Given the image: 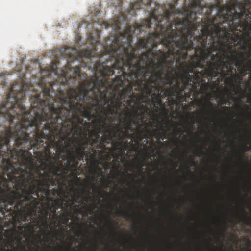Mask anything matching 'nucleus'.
<instances>
[{"mask_svg":"<svg viewBox=\"0 0 251 251\" xmlns=\"http://www.w3.org/2000/svg\"><path fill=\"white\" fill-rule=\"evenodd\" d=\"M152 4L154 8L150 21L144 22L139 29H147L149 35L146 39H138L139 48L151 50L155 62H158L164 55L165 76L170 73L171 69L166 65L172 59L174 70L172 75L179 83L181 81L180 88L185 97L190 96L185 93L186 89L191 92L201 85L206 91L208 83L201 81L206 78L208 80L212 78L211 75L206 72L208 66L205 63L209 59L205 41L207 39L202 33L194 36L201 25L197 21L196 13L187 7L182 13L174 4L160 5L152 2V0H141L140 5V8L149 6L152 10Z\"/></svg>","mask_w":251,"mask_h":251,"instance_id":"f257e3e1","label":"nucleus"},{"mask_svg":"<svg viewBox=\"0 0 251 251\" xmlns=\"http://www.w3.org/2000/svg\"><path fill=\"white\" fill-rule=\"evenodd\" d=\"M8 102L2 103L0 108V180L10 176L17 178L24 176L28 180L31 171L25 170L34 166V158L29 150L33 148V154L44 151L49 147L50 128H52L51 115L47 111L48 104L41 94L32 96L29 111L24 106V98L6 97Z\"/></svg>","mask_w":251,"mask_h":251,"instance_id":"f03ea898","label":"nucleus"},{"mask_svg":"<svg viewBox=\"0 0 251 251\" xmlns=\"http://www.w3.org/2000/svg\"><path fill=\"white\" fill-rule=\"evenodd\" d=\"M140 4H141V0L137 1L133 3L132 8L130 10V14L135 12L136 9H142L140 8ZM152 9L151 10L149 6L145 7V9H150L151 12L149 13V18L146 19L139 23H136L134 26L129 25H127L125 31L123 33H120L117 35L112 43L109 46L103 47V50L98 51L96 49L97 45L95 47V52L87 49L86 50L79 52L75 48L64 47L60 49H56L53 52L54 56L57 59L60 58H66L68 63L77 60L79 62H82L80 66L73 68L72 70L69 69L67 71L61 78L60 83L65 85L69 80L75 81L79 86L81 85L87 80L96 79L100 77V74H99L98 68L102 66L104 69L117 70L120 71L122 67L125 65H120L118 67L117 65L120 64L121 58L126 59V54L133 53L134 56L138 55L135 53L136 50L133 47L132 37L134 34V31L137 33H140L143 36L147 37L149 35L148 30L144 28L143 30H139V27L141 25L147 21H150L151 15L153 12L154 5H151ZM145 9V8H143Z\"/></svg>","mask_w":251,"mask_h":251,"instance_id":"7ed1b4c3","label":"nucleus"},{"mask_svg":"<svg viewBox=\"0 0 251 251\" xmlns=\"http://www.w3.org/2000/svg\"><path fill=\"white\" fill-rule=\"evenodd\" d=\"M43 90V97L48 104L47 111L53 119L58 122L63 130L71 128L75 141L90 146L98 144L100 139V134L104 132L106 119L103 115L93 111L87 104L70 94L69 90L59 89L55 91L51 82L47 84L43 80L39 83Z\"/></svg>","mask_w":251,"mask_h":251,"instance_id":"20e7f679","label":"nucleus"},{"mask_svg":"<svg viewBox=\"0 0 251 251\" xmlns=\"http://www.w3.org/2000/svg\"><path fill=\"white\" fill-rule=\"evenodd\" d=\"M100 77L86 80L76 88H70L69 93L74 95L75 99H78L82 102H88L93 111L103 115L106 120L112 121V116L120 114L123 107L127 106L123 102L128 95L132 96L130 86L124 87L119 93L117 91L125 85L126 75L115 76L114 79L109 78L112 76L113 70L105 69L102 66L98 68Z\"/></svg>","mask_w":251,"mask_h":251,"instance_id":"39448f33","label":"nucleus"},{"mask_svg":"<svg viewBox=\"0 0 251 251\" xmlns=\"http://www.w3.org/2000/svg\"><path fill=\"white\" fill-rule=\"evenodd\" d=\"M201 33L205 34V45L208 54L206 61L208 70L206 72L211 75L212 78L221 76L220 70L223 68L235 66L246 67L244 53H238L239 50L230 41V36L226 27H222L216 19H207L204 24H201Z\"/></svg>","mask_w":251,"mask_h":251,"instance_id":"423d86ee","label":"nucleus"},{"mask_svg":"<svg viewBox=\"0 0 251 251\" xmlns=\"http://www.w3.org/2000/svg\"><path fill=\"white\" fill-rule=\"evenodd\" d=\"M131 53V52H130ZM126 59L121 58L120 64L125 65L118 72L120 75H125L126 78L124 87L130 86L132 96L128 95L129 98L126 101L128 106H143L144 103L148 104L150 101L151 93V76L149 66L151 59L155 60L151 50H147L144 53L134 56L133 53L126 54Z\"/></svg>","mask_w":251,"mask_h":251,"instance_id":"0eeeda50","label":"nucleus"},{"mask_svg":"<svg viewBox=\"0 0 251 251\" xmlns=\"http://www.w3.org/2000/svg\"><path fill=\"white\" fill-rule=\"evenodd\" d=\"M23 175L16 179L10 177L11 182L14 183L12 190L7 178L0 180V213L5 216L6 211L10 216L15 219L24 212H28L32 216L36 214V210L39 204L38 199L33 197L34 194L39 197L36 185L29 184V181L26 180ZM2 218L0 217V221Z\"/></svg>","mask_w":251,"mask_h":251,"instance_id":"6e6552de","label":"nucleus"},{"mask_svg":"<svg viewBox=\"0 0 251 251\" xmlns=\"http://www.w3.org/2000/svg\"><path fill=\"white\" fill-rule=\"evenodd\" d=\"M180 10L187 7L196 15L198 12L203 16L201 24H204L207 19H217L221 24L226 23L227 25L233 24L237 20L243 21L246 15L251 13V0H188ZM196 19L197 20V17Z\"/></svg>","mask_w":251,"mask_h":251,"instance_id":"1a4fd4ad","label":"nucleus"},{"mask_svg":"<svg viewBox=\"0 0 251 251\" xmlns=\"http://www.w3.org/2000/svg\"><path fill=\"white\" fill-rule=\"evenodd\" d=\"M171 59V63L166 65L171 69V71L166 76L164 75V64L166 63V61L164 55L163 54V58L158 62H155L152 59L149 61V66H151L152 70L151 72V93L148 103L151 102L157 109L163 105L162 98H170L174 103L176 101L175 98L178 101H184L185 99V96L182 95L183 90L180 88L178 79L172 75L174 70L172 66V59Z\"/></svg>","mask_w":251,"mask_h":251,"instance_id":"9d476101","label":"nucleus"},{"mask_svg":"<svg viewBox=\"0 0 251 251\" xmlns=\"http://www.w3.org/2000/svg\"><path fill=\"white\" fill-rule=\"evenodd\" d=\"M58 123L51 117L52 128L50 129L51 136H49L46 147L48 146L51 149H55L56 152H59L62 160L67 159L68 167L76 160H83L86 156L94 162L95 159L93 160L92 158V153L88 151L89 148L76 141L74 137H70L71 128L69 127L67 130H63V127Z\"/></svg>","mask_w":251,"mask_h":251,"instance_id":"9b49d317","label":"nucleus"},{"mask_svg":"<svg viewBox=\"0 0 251 251\" xmlns=\"http://www.w3.org/2000/svg\"><path fill=\"white\" fill-rule=\"evenodd\" d=\"M39 158L40 162L44 165L42 169L46 171L45 174H40V180H38L32 172H30L28 175L29 184L36 185L38 188V191H42L43 193L42 199L45 197H49L50 190V186L55 187L57 183H59L61 186L64 187L66 184L64 182H60L54 176H57L58 170H56L55 161L53 160L57 159L56 156H52L50 150L49 148L44 151H39L34 153Z\"/></svg>","mask_w":251,"mask_h":251,"instance_id":"f8f14e48","label":"nucleus"},{"mask_svg":"<svg viewBox=\"0 0 251 251\" xmlns=\"http://www.w3.org/2000/svg\"><path fill=\"white\" fill-rule=\"evenodd\" d=\"M123 128L118 127L117 126L115 128L117 129V141L114 143L115 150H122V148L127 150L128 148V141L126 138L133 139L134 141L139 142L144 139H147L148 136H152V133L150 128L143 126V125L135 126L130 124L129 129L127 128L125 122H121Z\"/></svg>","mask_w":251,"mask_h":251,"instance_id":"ddd939ff","label":"nucleus"},{"mask_svg":"<svg viewBox=\"0 0 251 251\" xmlns=\"http://www.w3.org/2000/svg\"><path fill=\"white\" fill-rule=\"evenodd\" d=\"M92 166L90 167V173L93 175V176L90 177L91 187L87 185L86 188H82L81 189V192H78L75 189H72L74 192L75 193V194L72 196V201H71V204L70 207L71 208H75L78 209L79 207V205L75 204L74 205L75 202L77 203H83L84 202H87L91 201V198L89 196L91 193V188L93 189V191L95 192L96 181H97L96 176H98L101 172V170L98 166L97 161L96 158L94 162L92 161Z\"/></svg>","mask_w":251,"mask_h":251,"instance_id":"4468645a","label":"nucleus"},{"mask_svg":"<svg viewBox=\"0 0 251 251\" xmlns=\"http://www.w3.org/2000/svg\"><path fill=\"white\" fill-rule=\"evenodd\" d=\"M102 134H103L102 137H100L99 144L94 146L91 149V152L92 153L91 154V156L93 160L96 158L97 155L100 157H103L105 153L106 154L107 159L110 160L111 158V156L107 153L106 151L103 150H108L109 151L111 149L109 148H106V144H109L113 138H117V131L114 133H113V129L111 126L106 121V125L105 126L104 128V132ZM116 141H117V139H116V140L114 139L112 142V143L114 145L112 150L114 151H116L114 149V147L116 146L114 142Z\"/></svg>","mask_w":251,"mask_h":251,"instance_id":"2eb2a0df","label":"nucleus"},{"mask_svg":"<svg viewBox=\"0 0 251 251\" xmlns=\"http://www.w3.org/2000/svg\"><path fill=\"white\" fill-rule=\"evenodd\" d=\"M128 106L131 108V110L126 107V109L123 110L120 114L121 122H125L126 127L128 129L130 128V124L139 126L140 125H144L143 124H140L139 121L136 120L138 116L139 111L140 110V106L136 105Z\"/></svg>","mask_w":251,"mask_h":251,"instance_id":"dca6fc26","label":"nucleus"},{"mask_svg":"<svg viewBox=\"0 0 251 251\" xmlns=\"http://www.w3.org/2000/svg\"><path fill=\"white\" fill-rule=\"evenodd\" d=\"M229 32L230 35V41L232 44H235L236 46L239 45L241 47V49L243 50L242 51L239 50V53H244V60H245V63L246 64V61L247 58L251 57V47L249 46L248 42L246 41V38L243 36V34H240L238 32L234 33V35H232V33Z\"/></svg>","mask_w":251,"mask_h":251,"instance_id":"f3484780","label":"nucleus"},{"mask_svg":"<svg viewBox=\"0 0 251 251\" xmlns=\"http://www.w3.org/2000/svg\"><path fill=\"white\" fill-rule=\"evenodd\" d=\"M222 73L221 76H217L218 79L226 78V81L230 82H233V79L235 77L234 73L236 72V68L233 66L227 67V68H223V70H220Z\"/></svg>","mask_w":251,"mask_h":251,"instance_id":"a211bd4d","label":"nucleus"},{"mask_svg":"<svg viewBox=\"0 0 251 251\" xmlns=\"http://www.w3.org/2000/svg\"><path fill=\"white\" fill-rule=\"evenodd\" d=\"M139 111L138 116H140L139 121L140 123H142V124H144V126H148L149 127H152L153 126V124L150 122L149 123L144 122V119L146 117L149 115L150 111L149 107L146 105L140 106V110Z\"/></svg>","mask_w":251,"mask_h":251,"instance_id":"6ab92c4d","label":"nucleus"},{"mask_svg":"<svg viewBox=\"0 0 251 251\" xmlns=\"http://www.w3.org/2000/svg\"><path fill=\"white\" fill-rule=\"evenodd\" d=\"M60 154H58L57 159L53 160L55 161V168L56 170H58L57 173V176L59 177H63L64 175L67 174L69 169L68 167H65L62 161L60 160L61 157H60Z\"/></svg>","mask_w":251,"mask_h":251,"instance_id":"aec40b11","label":"nucleus"},{"mask_svg":"<svg viewBox=\"0 0 251 251\" xmlns=\"http://www.w3.org/2000/svg\"><path fill=\"white\" fill-rule=\"evenodd\" d=\"M60 208L62 209L63 210V212H67L68 209H67V208L62 207L61 206V204H60L59 201H54V204L52 206V209H51V212L54 215V217H58L59 215L56 213V211Z\"/></svg>","mask_w":251,"mask_h":251,"instance_id":"412c9836","label":"nucleus"},{"mask_svg":"<svg viewBox=\"0 0 251 251\" xmlns=\"http://www.w3.org/2000/svg\"><path fill=\"white\" fill-rule=\"evenodd\" d=\"M71 215V212L67 210V212H63L62 213L59 215L58 217L64 224H67L69 223V216Z\"/></svg>","mask_w":251,"mask_h":251,"instance_id":"4be33fe9","label":"nucleus"},{"mask_svg":"<svg viewBox=\"0 0 251 251\" xmlns=\"http://www.w3.org/2000/svg\"><path fill=\"white\" fill-rule=\"evenodd\" d=\"M119 214L122 216V217L126 218L127 220H131L133 217V214L129 213L127 211L125 210H121L119 212Z\"/></svg>","mask_w":251,"mask_h":251,"instance_id":"5701e85b","label":"nucleus"},{"mask_svg":"<svg viewBox=\"0 0 251 251\" xmlns=\"http://www.w3.org/2000/svg\"><path fill=\"white\" fill-rule=\"evenodd\" d=\"M54 201H59L62 207L67 208V209H68V203L67 200L64 197H60L59 199H56Z\"/></svg>","mask_w":251,"mask_h":251,"instance_id":"b1692460","label":"nucleus"},{"mask_svg":"<svg viewBox=\"0 0 251 251\" xmlns=\"http://www.w3.org/2000/svg\"><path fill=\"white\" fill-rule=\"evenodd\" d=\"M16 249L17 251H32V249L31 247H30L29 249L27 250H26L25 246L24 244L19 245L18 247L16 248Z\"/></svg>","mask_w":251,"mask_h":251,"instance_id":"393cba45","label":"nucleus"},{"mask_svg":"<svg viewBox=\"0 0 251 251\" xmlns=\"http://www.w3.org/2000/svg\"><path fill=\"white\" fill-rule=\"evenodd\" d=\"M250 150V148L248 147V146H245L244 147L243 150H242V152L240 154V156H239V158H240V160L243 161L244 160V158L245 157V155L244 154V153L245 152H246V151H249Z\"/></svg>","mask_w":251,"mask_h":251,"instance_id":"a878e982","label":"nucleus"},{"mask_svg":"<svg viewBox=\"0 0 251 251\" xmlns=\"http://www.w3.org/2000/svg\"><path fill=\"white\" fill-rule=\"evenodd\" d=\"M204 108L207 110L208 109H211L214 107H215L214 104H213L211 102L207 100L204 103Z\"/></svg>","mask_w":251,"mask_h":251,"instance_id":"bb28decb","label":"nucleus"},{"mask_svg":"<svg viewBox=\"0 0 251 251\" xmlns=\"http://www.w3.org/2000/svg\"><path fill=\"white\" fill-rule=\"evenodd\" d=\"M240 221L248 225H251V219H247L243 216H241L240 218Z\"/></svg>","mask_w":251,"mask_h":251,"instance_id":"cd10ccee","label":"nucleus"},{"mask_svg":"<svg viewBox=\"0 0 251 251\" xmlns=\"http://www.w3.org/2000/svg\"><path fill=\"white\" fill-rule=\"evenodd\" d=\"M79 161H80V160H76L74 161V163H72L71 165L69 167L72 169H77L79 165Z\"/></svg>","mask_w":251,"mask_h":251,"instance_id":"c85d7f7f","label":"nucleus"},{"mask_svg":"<svg viewBox=\"0 0 251 251\" xmlns=\"http://www.w3.org/2000/svg\"><path fill=\"white\" fill-rule=\"evenodd\" d=\"M33 167H36L35 172L39 176L38 180H40V174L39 173H42L40 170V169H41V166L34 165Z\"/></svg>","mask_w":251,"mask_h":251,"instance_id":"c756f323","label":"nucleus"},{"mask_svg":"<svg viewBox=\"0 0 251 251\" xmlns=\"http://www.w3.org/2000/svg\"><path fill=\"white\" fill-rule=\"evenodd\" d=\"M154 133H157L158 134V136L157 137V138L159 139H160L161 138L163 140L166 138L165 137H161V136H164L165 135V133H163V134H162L161 133L159 132L158 131V130L157 129H155L154 130Z\"/></svg>","mask_w":251,"mask_h":251,"instance_id":"7c9ffc66","label":"nucleus"},{"mask_svg":"<svg viewBox=\"0 0 251 251\" xmlns=\"http://www.w3.org/2000/svg\"><path fill=\"white\" fill-rule=\"evenodd\" d=\"M48 211H46L44 214V219L43 220V223L46 224L47 226L48 225Z\"/></svg>","mask_w":251,"mask_h":251,"instance_id":"2f4dec72","label":"nucleus"},{"mask_svg":"<svg viewBox=\"0 0 251 251\" xmlns=\"http://www.w3.org/2000/svg\"><path fill=\"white\" fill-rule=\"evenodd\" d=\"M4 239L3 238L2 235H0V245H2V242L4 241ZM7 246H5L4 248H3L1 251H7L8 250L6 249V247H7Z\"/></svg>","mask_w":251,"mask_h":251,"instance_id":"473e14b6","label":"nucleus"},{"mask_svg":"<svg viewBox=\"0 0 251 251\" xmlns=\"http://www.w3.org/2000/svg\"><path fill=\"white\" fill-rule=\"evenodd\" d=\"M90 37L92 38V43L91 44L94 46V47L95 46H94V44H99L100 45V43H99V41L98 40H96V39H94L93 37H92V35H90Z\"/></svg>","mask_w":251,"mask_h":251,"instance_id":"72a5a7b5","label":"nucleus"},{"mask_svg":"<svg viewBox=\"0 0 251 251\" xmlns=\"http://www.w3.org/2000/svg\"><path fill=\"white\" fill-rule=\"evenodd\" d=\"M59 190L60 191V193H63L64 194V196H63V197H64L66 200L69 198V194H65V192L63 190V189L61 187H60L59 188Z\"/></svg>","mask_w":251,"mask_h":251,"instance_id":"f704fd0d","label":"nucleus"},{"mask_svg":"<svg viewBox=\"0 0 251 251\" xmlns=\"http://www.w3.org/2000/svg\"><path fill=\"white\" fill-rule=\"evenodd\" d=\"M107 222L108 223V224L111 226V228L112 229V231H113V234H116V232H115V230L114 229V227L113 226L111 225V223L110 221V220H107Z\"/></svg>","mask_w":251,"mask_h":251,"instance_id":"c9c22d12","label":"nucleus"},{"mask_svg":"<svg viewBox=\"0 0 251 251\" xmlns=\"http://www.w3.org/2000/svg\"><path fill=\"white\" fill-rule=\"evenodd\" d=\"M175 130L176 131V132L177 133H180L181 134H182L184 132V131L182 130L180 128H178L177 127H176L175 128Z\"/></svg>","mask_w":251,"mask_h":251,"instance_id":"e433bc0d","label":"nucleus"},{"mask_svg":"<svg viewBox=\"0 0 251 251\" xmlns=\"http://www.w3.org/2000/svg\"><path fill=\"white\" fill-rule=\"evenodd\" d=\"M15 231H14V233L11 235V236L10 237V239L11 240V244H12V246L13 247V245L12 244V243L14 242V236H15Z\"/></svg>","mask_w":251,"mask_h":251,"instance_id":"4c0bfd02","label":"nucleus"},{"mask_svg":"<svg viewBox=\"0 0 251 251\" xmlns=\"http://www.w3.org/2000/svg\"><path fill=\"white\" fill-rule=\"evenodd\" d=\"M72 243H70L69 244L68 247L66 248V250L67 251H70L71 249H72Z\"/></svg>","mask_w":251,"mask_h":251,"instance_id":"58836bf2","label":"nucleus"},{"mask_svg":"<svg viewBox=\"0 0 251 251\" xmlns=\"http://www.w3.org/2000/svg\"><path fill=\"white\" fill-rule=\"evenodd\" d=\"M223 103V104H228V105L230 104V102L227 99L225 100Z\"/></svg>","mask_w":251,"mask_h":251,"instance_id":"ea45409f","label":"nucleus"},{"mask_svg":"<svg viewBox=\"0 0 251 251\" xmlns=\"http://www.w3.org/2000/svg\"><path fill=\"white\" fill-rule=\"evenodd\" d=\"M201 150H200L196 153V155L197 156H200L201 155Z\"/></svg>","mask_w":251,"mask_h":251,"instance_id":"a19ab883","label":"nucleus"},{"mask_svg":"<svg viewBox=\"0 0 251 251\" xmlns=\"http://www.w3.org/2000/svg\"><path fill=\"white\" fill-rule=\"evenodd\" d=\"M51 191H52V193H53V195H55V194L58 192L57 190L55 188L52 189L51 190Z\"/></svg>","mask_w":251,"mask_h":251,"instance_id":"79ce46f5","label":"nucleus"},{"mask_svg":"<svg viewBox=\"0 0 251 251\" xmlns=\"http://www.w3.org/2000/svg\"><path fill=\"white\" fill-rule=\"evenodd\" d=\"M216 148L218 150V151H220L221 150V148H220V146L219 144H216Z\"/></svg>","mask_w":251,"mask_h":251,"instance_id":"37998d69","label":"nucleus"},{"mask_svg":"<svg viewBox=\"0 0 251 251\" xmlns=\"http://www.w3.org/2000/svg\"><path fill=\"white\" fill-rule=\"evenodd\" d=\"M225 109H226V111L229 112L230 110V108L229 107H225Z\"/></svg>","mask_w":251,"mask_h":251,"instance_id":"c03bdc74","label":"nucleus"},{"mask_svg":"<svg viewBox=\"0 0 251 251\" xmlns=\"http://www.w3.org/2000/svg\"><path fill=\"white\" fill-rule=\"evenodd\" d=\"M98 193L100 195L101 197H103V195H102V191L100 190H98Z\"/></svg>","mask_w":251,"mask_h":251,"instance_id":"a18cd8bd","label":"nucleus"},{"mask_svg":"<svg viewBox=\"0 0 251 251\" xmlns=\"http://www.w3.org/2000/svg\"><path fill=\"white\" fill-rule=\"evenodd\" d=\"M61 239L63 240L64 238V235L63 234H61Z\"/></svg>","mask_w":251,"mask_h":251,"instance_id":"49530a36","label":"nucleus"},{"mask_svg":"<svg viewBox=\"0 0 251 251\" xmlns=\"http://www.w3.org/2000/svg\"><path fill=\"white\" fill-rule=\"evenodd\" d=\"M39 240L40 243H42V240L40 236H39Z\"/></svg>","mask_w":251,"mask_h":251,"instance_id":"de8ad7c7","label":"nucleus"},{"mask_svg":"<svg viewBox=\"0 0 251 251\" xmlns=\"http://www.w3.org/2000/svg\"><path fill=\"white\" fill-rule=\"evenodd\" d=\"M156 116V118H154V120H155V121H156V122H158V120L157 119V116Z\"/></svg>","mask_w":251,"mask_h":251,"instance_id":"09e8293b","label":"nucleus"},{"mask_svg":"<svg viewBox=\"0 0 251 251\" xmlns=\"http://www.w3.org/2000/svg\"><path fill=\"white\" fill-rule=\"evenodd\" d=\"M116 28H118L119 29H120L118 25H116Z\"/></svg>","mask_w":251,"mask_h":251,"instance_id":"8fccbe9b","label":"nucleus"},{"mask_svg":"<svg viewBox=\"0 0 251 251\" xmlns=\"http://www.w3.org/2000/svg\"><path fill=\"white\" fill-rule=\"evenodd\" d=\"M18 243H19L21 241V238L19 237V238H18Z\"/></svg>","mask_w":251,"mask_h":251,"instance_id":"3c124183","label":"nucleus"},{"mask_svg":"<svg viewBox=\"0 0 251 251\" xmlns=\"http://www.w3.org/2000/svg\"><path fill=\"white\" fill-rule=\"evenodd\" d=\"M248 61H249L250 63H251V59H249L248 60Z\"/></svg>","mask_w":251,"mask_h":251,"instance_id":"603ef678","label":"nucleus"},{"mask_svg":"<svg viewBox=\"0 0 251 251\" xmlns=\"http://www.w3.org/2000/svg\"><path fill=\"white\" fill-rule=\"evenodd\" d=\"M93 212V210H92V209H91V210H90V214H92Z\"/></svg>","mask_w":251,"mask_h":251,"instance_id":"864d4df0","label":"nucleus"},{"mask_svg":"<svg viewBox=\"0 0 251 251\" xmlns=\"http://www.w3.org/2000/svg\"><path fill=\"white\" fill-rule=\"evenodd\" d=\"M76 236H79V233H77L76 234Z\"/></svg>","mask_w":251,"mask_h":251,"instance_id":"5fc2aeb1","label":"nucleus"},{"mask_svg":"<svg viewBox=\"0 0 251 251\" xmlns=\"http://www.w3.org/2000/svg\"><path fill=\"white\" fill-rule=\"evenodd\" d=\"M132 142H133V141H130V143H130L131 145H132Z\"/></svg>","mask_w":251,"mask_h":251,"instance_id":"6e6d98bb","label":"nucleus"},{"mask_svg":"<svg viewBox=\"0 0 251 251\" xmlns=\"http://www.w3.org/2000/svg\"><path fill=\"white\" fill-rule=\"evenodd\" d=\"M122 4V2H120L118 6H120Z\"/></svg>","mask_w":251,"mask_h":251,"instance_id":"4d7b16f0","label":"nucleus"},{"mask_svg":"<svg viewBox=\"0 0 251 251\" xmlns=\"http://www.w3.org/2000/svg\"><path fill=\"white\" fill-rule=\"evenodd\" d=\"M58 61H56L55 66H57V64L58 63Z\"/></svg>","mask_w":251,"mask_h":251,"instance_id":"13d9d810","label":"nucleus"},{"mask_svg":"<svg viewBox=\"0 0 251 251\" xmlns=\"http://www.w3.org/2000/svg\"><path fill=\"white\" fill-rule=\"evenodd\" d=\"M161 129H162V130H164V129H163V126H162V128H161Z\"/></svg>","mask_w":251,"mask_h":251,"instance_id":"bf43d9fd","label":"nucleus"},{"mask_svg":"<svg viewBox=\"0 0 251 251\" xmlns=\"http://www.w3.org/2000/svg\"><path fill=\"white\" fill-rule=\"evenodd\" d=\"M76 179H77V180H78V179H79V178H78L77 177H76Z\"/></svg>","mask_w":251,"mask_h":251,"instance_id":"052dcab7","label":"nucleus"},{"mask_svg":"<svg viewBox=\"0 0 251 251\" xmlns=\"http://www.w3.org/2000/svg\"><path fill=\"white\" fill-rule=\"evenodd\" d=\"M7 251H12L11 250H8Z\"/></svg>","mask_w":251,"mask_h":251,"instance_id":"680f3d73","label":"nucleus"},{"mask_svg":"<svg viewBox=\"0 0 251 251\" xmlns=\"http://www.w3.org/2000/svg\"><path fill=\"white\" fill-rule=\"evenodd\" d=\"M194 124V122L192 121V124Z\"/></svg>","mask_w":251,"mask_h":251,"instance_id":"e2e57ef3","label":"nucleus"},{"mask_svg":"<svg viewBox=\"0 0 251 251\" xmlns=\"http://www.w3.org/2000/svg\"><path fill=\"white\" fill-rule=\"evenodd\" d=\"M79 26H80V24H79V25H78V28H79Z\"/></svg>","mask_w":251,"mask_h":251,"instance_id":"0e129e2a","label":"nucleus"},{"mask_svg":"<svg viewBox=\"0 0 251 251\" xmlns=\"http://www.w3.org/2000/svg\"><path fill=\"white\" fill-rule=\"evenodd\" d=\"M108 183H110L111 182V181H109V180H108Z\"/></svg>","mask_w":251,"mask_h":251,"instance_id":"69168bd1","label":"nucleus"},{"mask_svg":"<svg viewBox=\"0 0 251 251\" xmlns=\"http://www.w3.org/2000/svg\"><path fill=\"white\" fill-rule=\"evenodd\" d=\"M59 248H62V246H60Z\"/></svg>","mask_w":251,"mask_h":251,"instance_id":"338daca9","label":"nucleus"}]
</instances>
